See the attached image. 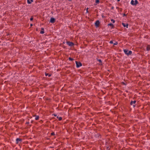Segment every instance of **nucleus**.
Segmentation results:
<instances>
[{
	"mask_svg": "<svg viewBox=\"0 0 150 150\" xmlns=\"http://www.w3.org/2000/svg\"><path fill=\"white\" fill-rule=\"evenodd\" d=\"M113 43V41L112 40H111L110 42V44H112Z\"/></svg>",
	"mask_w": 150,
	"mask_h": 150,
	"instance_id": "obj_23",
	"label": "nucleus"
},
{
	"mask_svg": "<svg viewBox=\"0 0 150 150\" xmlns=\"http://www.w3.org/2000/svg\"><path fill=\"white\" fill-rule=\"evenodd\" d=\"M98 61L100 63H102L101 60L100 59H98Z\"/></svg>",
	"mask_w": 150,
	"mask_h": 150,
	"instance_id": "obj_21",
	"label": "nucleus"
},
{
	"mask_svg": "<svg viewBox=\"0 0 150 150\" xmlns=\"http://www.w3.org/2000/svg\"><path fill=\"white\" fill-rule=\"evenodd\" d=\"M124 52L125 54L128 55H131L132 54V51L130 50L129 51L127 49L124 50Z\"/></svg>",
	"mask_w": 150,
	"mask_h": 150,
	"instance_id": "obj_1",
	"label": "nucleus"
},
{
	"mask_svg": "<svg viewBox=\"0 0 150 150\" xmlns=\"http://www.w3.org/2000/svg\"><path fill=\"white\" fill-rule=\"evenodd\" d=\"M57 118L58 119V120L59 121H61L62 120V118L61 117H57Z\"/></svg>",
	"mask_w": 150,
	"mask_h": 150,
	"instance_id": "obj_16",
	"label": "nucleus"
},
{
	"mask_svg": "<svg viewBox=\"0 0 150 150\" xmlns=\"http://www.w3.org/2000/svg\"><path fill=\"white\" fill-rule=\"evenodd\" d=\"M41 29L42 30L40 31V33L41 34H44L45 33L44 28H42Z\"/></svg>",
	"mask_w": 150,
	"mask_h": 150,
	"instance_id": "obj_12",
	"label": "nucleus"
},
{
	"mask_svg": "<svg viewBox=\"0 0 150 150\" xmlns=\"http://www.w3.org/2000/svg\"><path fill=\"white\" fill-rule=\"evenodd\" d=\"M100 24V22L99 21H97L95 23V25L96 27H99V25Z\"/></svg>",
	"mask_w": 150,
	"mask_h": 150,
	"instance_id": "obj_5",
	"label": "nucleus"
},
{
	"mask_svg": "<svg viewBox=\"0 0 150 150\" xmlns=\"http://www.w3.org/2000/svg\"><path fill=\"white\" fill-rule=\"evenodd\" d=\"M88 8H86V12L87 13L88 12Z\"/></svg>",
	"mask_w": 150,
	"mask_h": 150,
	"instance_id": "obj_24",
	"label": "nucleus"
},
{
	"mask_svg": "<svg viewBox=\"0 0 150 150\" xmlns=\"http://www.w3.org/2000/svg\"><path fill=\"white\" fill-rule=\"evenodd\" d=\"M108 25L111 26L112 27V28H113V25L111 23L109 24H108Z\"/></svg>",
	"mask_w": 150,
	"mask_h": 150,
	"instance_id": "obj_15",
	"label": "nucleus"
},
{
	"mask_svg": "<svg viewBox=\"0 0 150 150\" xmlns=\"http://www.w3.org/2000/svg\"><path fill=\"white\" fill-rule=\"evenodd\" d=\"M122 25L124 27H126L127 28H128V23H127L126 24L125 23H122Z\"/></svg>",
	"mask_w": 150,
	"mask_h": 150,
	"instance_id": "obj_7",
	"label": "nucleus"
},
{
	"mask_svg": "<svg viewBox=\"0 0 150 150\" xmlns=\"http://www.w3.org/2000/svg\"><path fill=\"white\" fill-rule=\"evenodd\" d=\"M69 1H71V0H69Z\"/></svg>",
	"mask_w": 150,
	"mask_h": 150,
	"instance_id": "obj_31",
	"label": "nucleus"
},
{
	"mask_svg": "<svg viewBox=\"0 0 150 150\" xmlns=\"http://www.w3.org/2000/svg\"><path fill=\"white\" fill-rule=\"evenodd\" d=\"M111 21L113 23H115V21L113 19H111Z\"/></svg>",
	"mask_w": 150,
	"mask_h": 150,
	"instance_id": "obj_18",
	"label": "nucleus"
},
{
	"mask_svg": "<svg viewBox=\"0 0 150 150\" xmlns=\"http://www.w3.org/2000/svg\"><path fill=\"white\" fill-rule=\"evenodd\" d=\"M55 21V19L53 18H50V22L52 23H54Z\"/></svg>",
	"mask_w": 150,
	"mask_h": 150,
	"instance_id": "obj_6",
	"label": "nucleus"
},
{
	"mask_svg": "<svg viewBox=\"0 0 150 150\" xmlns=\"http://www.w3.org/2000/svg\"><path fill=\"white\" fill-rule=\"evenodd\" d=\"M33 20V17H31L30 18V20L32 21Z\"/></svg>",
	"mask_w": 150,
	"mask_h": 150,
	"instance_id": "obj_22",
	"label": "nucleus"
},
{
	"mask_svg": "<svg viewBox=\"0 0 150 150\" xmlns=\"http://www.w3.org/2000/svg\"><path fill=\"white\" fill-rule=\"evenodd\" d=\"M67 45L69 46H72L74 45V44L72 42H67Z\"/></svg>",
	"mask_w": 150,
	"mask_h": 150,
	"instance_id": "obj_4",
	"label": "nucleus"
},
{
	"mask_svg": "<svg viewBox=\"0 0 150 150\" xmlns=\"http://www.w3.org/2000/svg\"><path fill=\"white\" fill-rule=\"evenodd\" d=\"M146 50L147 51H149L150 50V45H148L146 47Z\"/></svg>",
	"mask_w": 150,
	"mask_h": 150,
	"instance_id": "obj_11",
	"label": "nucleus"
},
{
	"mask_svg": "<svg viewBox=\"0 0 150 150\" xmlns=\"http://www.w3.org/2000/svg\"><path fill=\"white\" fill-rule=\"evenodd\" d=\"M138 3V1L137 0H135V1L132 0L131 2V4L133 5H136Z\"/></svg>",
	"mask_w": 150,
	"mask_h": 150,
	"instance_id": "obj_2",
	"label": "nucleus"
},
{
	"mask_svg": "<svg viewBox=\"0 0 150 150\" xmlns=\"http://www.w3.org/2000/svg\"><path fill=\"white\" fill-rule=\"evenodd\" d=\"M69 60L71 61H73L74 60V59L71 58L70 57H69Z\"/></svg>",
	"mask_w": 150,
	"mask_h": 150,
	"instance_id": "obj_17",
	"label": "nucleus"
},
{
	"mask_svg": "<svg viewBox=\"0 0 150 150\" xmlns=\"http://www.w3.org/2000/svg\"><path fill=\"white\" fill-rule=\"evenodd\" d=\"M99 2V0H96V3L97 4H98Z\"/></svg>",
	"mask_w": 150,
	"mask_h": 150,
	"instance_id": "obj_19",
	"label": "nucleus"
},
{
	"mask_svg": "<svg viewBox=\"0 0 150 150\" xmlns=\"http://www.w3.org/2000/svg\"><path fill=\"white\" fill-rule=\"evenodd\" d=\"M27 1L28 4H31V3L33 1V0H27Z\"/></svg>",
	"mask_w": 150,
	"mask_h": 150,
	"instance_id": "obj_10",
	"label": "nucleus"
},
{
	"mask_svg": "<svg viewBox=\"0 0 150 150\" xmlns=\"http://www.w3.org/2000/svg\"><path fill=\"white\" fill-rule=\"evenodd\" d=\"M133 106H134V107H135V105H133Z\"/></svg>",
	"mask_w": 150,
	"mask_h": 150,
	"instance_id": "obj_28",
	"label": "nucleus"
},
{
	"mask_svg": "<svg viewBox=\"0 0 150 150\" xmlns=\"http://www.w3.org/2000/svg\"><path fill=\"white\" fill-rule=\"evenodd\" d=\"M136 103V100H134L133 101H132L130 102V104L131 105H132L133 104H135Z\"/></svg>",
	"mask_w": 150,
	"mask_h": 150,
	"instance_id": "obj_13",
	"label": "nucleus"
},
{
	"mask_svg": "<svg viewBox=\"0 0 150 150\" xmlns=\"http://www.w3.org/2000/svg\"><path fill=\"white\" fill-rule=\"evenodd\" d=\"M118 44L117 42H115L114 43V45H116Z\"/></svg>",
	"mask_w": 150,
	"mask_h": 150,
	"instance_id": "obj_20",
	"label": "nucleus"
},
{
	"mask_svg": "<svg viewBox=\"0 0 150 150\" xmlns=\"http://www.w3.org/2000/svg\"><path fill=\"white\" fill-rule=\"evenodd\" d=\"M123 16H126V15L125 13H124L123 14Z\"/></svg>",
	"mask_w": 150,
	"mask_h": 150,
	"instance_id": "obj_25",
	"label": "nucleus"
},
{
	"mask_svg": "<svg viewBox=\"0 0 150 150\" xmlns=\"http://www.w3.org/2000/svg\"><path fill=\"white\" fill-rule=\"evenodd\" d=\"M33 116L35 117V119L36 120H38L39 118V117L38 115H34Z\"/></svg>",
	"mask_w": 150,
	"mask_h": 150,
	"instance_id": "obj_9",
	"label": "nucleus"
},
{
	"mask_svg": "<svg viewBox=\"0 0 150 150\" xmlns=\"http://www.w3.org/2000/svg\"><path fill=\"white\" fill-rule=\"evenodd\" d=\"M75 63L76 64V67L77 68H79L82 66V64L80 62L76 61Z\"/></svg>",
	"mask_w": 150,
	"mask_h": 150,
	"instance_id": "obj_3",
	"label": "nucleus"
},
{
	"mask_svg": "<svg viewBox=\"0 0 150 150\" xmlns=\"http://www.w3.org/2000/svg\"><path fill=\"white\" fill-rule=\"evenodd\" d=\"M45 75L46 76H48V77H50L51 76V74H47V73H45Z\"/></svg>",
	"mask_w": 150,
	"mask_h": 150,
	"instance_id": "obj_14",
	"label": "nucleus"
},
{
	"mask_svg": "<svg viewBox=\"0 0 150 150\" xmlns=\"http://www.w3.org/2000/svg\"><path fill=\"white\" fill-rule=\"evenodd\" d=\"M122 83H123L124 84V85L125 84V83H124V82H122Z\"/></svg>",
	"mask_w": 150,
	"mask_h": 150,
	"instance_id": "obj_29",
	"label": "nucleus"
},
{
	"mask_svg": "<svg viewBox=\"0 0 150 150\" xmlns=\"http://www.w3.org/2000/svg\"><path fill=\"white\" fill-rule=\"evenodd\" d=\"M54 116H56V115H54Z\"/></svg>",
	"mask_w": 150,
	"mask_h": 150,
	"instance_id": "obj_30",
	"label": "nucleus"
},
{
	"mask_svg": "<svg viewBox=\"0 0 150 150\" xmlns=\"http://www.w3.org/2000/svg\"><path fill=\"white\" fill-rule=\"evenodd\" d=\"M16 143L18 144L19 142H21L22 141V139L18 138H17L16 139Z\"/></svg>",
	"mask_w": 150,
	"mask_h": 150,
	"instance_id": "obj_8",
	"label": "nucleus"
},
{
	"mask_svg": "<svg viewBox=\"0 0 150 150\" xmlns=\"http://www.w3.org/2000/svg\"><path fill=\"white\" fill-rule=\"evenodd\" d=\"M30 26H33V25H32V24H30Z\"/></svg>",
	"mask_w": 150,
	"mask_h": 150,
	"instance_id": "obj_26",
	"label": "nucleus"
},
{
	"mask_svg": "<svg viewBox=\"0 0 150 150\" xmlns=\"http://www.w3.org/2000/svg\"><path fill=\"white\" fill-rule=\"evenodd\" d=\"M54 134V133H51V134H52V135H53Z\"/></svg>",
	"mask_w": 150,
	"mask_h": 150,
	"instance_id": "obj_27",
	"label": "nucleus"
}]
</instances>
